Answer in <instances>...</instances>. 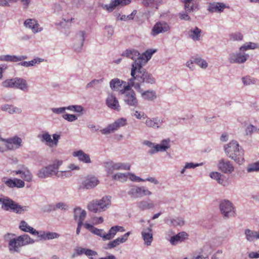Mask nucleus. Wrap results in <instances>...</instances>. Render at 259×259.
Returning <instances> with one entry per match:
<instances>
[{
  "instance_id": "f257e3e1",
  "label": "nucleus",
  "mask_w": 259,
  "mask_h": 259,
  "mask_svg": "<svg viewBox=\"0 0 259 259\" xmlns=\"http://www.w3.org/2000/svg\"><path fill=\"white\" fill-rule=\"evenodd\" d=\"M224 149L227 157L241 164L244 161V150L239 143L233 140L224 145Z\"/></svg>"
},
{
  "instance_id": "f03ea898",
  "label": "nucleus",
  "mask_w": 259,
  "mask_h": 259,
  "mask_svg": "<svg viewBox=\"0 0 259 259\" xmlns=\"http://www.w3.org/2000/svg\"><path fill=\"white\" fill-rule=\"evenodd\" d=\"M1 208L5 211H10L16 213L21 214L28 210L27 206H21L8 197H0Z\"/></svg>"
},
{
  "instance_id": "7ed1b4c3",
  "label": "nucleus",
  "mask_w": 259,
  "mask_h": 259,
  "mask_svg": "<svg viewBox=\"0 0 259 259\" xmlns=\"http://www.w3.org/2000/svg\"><path fill=\"white\" fill-rule=\"evenodd\" d=\"M131 76L134 77V79L137 83H139V85L141 87L142 84H154L156 82L155 78L153 75L146 71L143 68L136 69L134 74L132 75V69L131 70Z\"/></svg>"
},
{
  "instance_id": "20e7f679",
  "label": "nucleus",
  "mask_w": 259,
  "mask_h": 259,
  "mask_svg": "<svg viewBox=\"0 0 259 259\" xmlns=\"http://www.w3.org/2000/svg\"><path fill=\"white\" fill-rule=\"evenodd\" d=\"M110 199V196H105L101 199L93 200L88 204V208L95 213L104 211L111 205Z\"/></svg>"
},
{
  "instance_id": "39448f33",
  "label": "nucleus",
  "mask_w": 259,
  "mask_h": 259,
  "mask_svg": "<svg viewBox=\"0 0 259 259\" xmlns=\"http://www.w3.org/2000/svg\"><path fill=\"white\" fill-rule=\"evenodd\" d=\"M219 208L224 219H228L235 216V207L229 200H224L221 201Z\"/></svg>"
},
{
  "instance_id": "423d86ee",
  "label": "nucleus",
  "mask_w": 259,
  "mask_h": 259,
  "mask_svg": "<svg viewBox=\"0 0 259 259\" xmlns=\"http://www.w3.org/2000/svg\"><path fill=\"white\" fill-rule=\"evenodd\" d=\"M155 52H156V50L149 49L142 54H141V57H140L139 59L136 60L132 64V75L136 69L142 68L144 66L151 58L152 55Z\"/></svg>"
},
{
  "instance_id": "0eeeda50",
  "label": "nucleus",
  "mask_w": 259,
  "mask_h": 259,
  "mask_svg": "<svg viewBox=\"0 0 259 259\" xmlns=\"http://www.w3.org/2000/svg\"><path fill=\"white\" fill-rule=\"evenodd\" d=\"M105 168L107 176L113 174L114 170H130L131 164L128 163L109 161L105 163Z\"/></svg>"
},
{
  "instance_id": "6e6552de",
  "label": "nucleus",
  "mask_w": 259,
  "mask_h": 259,
  "mask_svg": "<svg viewBox=\"0 0 259 259\" xmlns=\"http://www.w3.org/2000/svg\"><path fill=\"white\" fill-rule=\"evenodd\" d=\"M172 230H168L166 233L165 239L168 240L172 245H176L186 240L188 235L185 232H181L176 235Z\"/></svg>"
},
{
  "instance_id": "1a4fd4ad",
  "label": "nucleus",
  "mask_w": 259,
  "mask_h": 259,
  "mask_svg": "<svg viewBox=\"0 0 259 259\" xmlns=\"http://www.w3.org/2000/svg\"><path fill=\"white\" fill-rule=\"evenodd\" d=\"M127 194L131 198H141L144 196H150L152 193L144 186L139 187L136 185L131 187Z\"/></svg>"
},
{
  "instance_id": "9d476101",
  "label": "nucleus",
  "mask_w": 259,
  "mask_h": 259,
  "mask_svg": "<svg viewBox=\"0 0 259 259\" xmlns=\"http://www.w3.org/2000/svg\"><path fill=\"white\" fill-rule=\"evenodd\" d=\"M170 30L169 24L165 21H159L153 26L151 31V35L156 36L160 33L169 32Z\"/></svg>"
},
{
  "instance_id": "9b49d317",
  "label": "nucleus",
  "mask_w": 259,
  "mask_h": 259,
  "mask_svg": "<svg viewBox=\"0 0 259 259\" xmlns=\"http://www.w3.org/2000/svg\"><path fill=\"white\" fill-rule=\"evenodd\" d=\"M126 119L120 118L115 121L112 124H109L106 127L101 130L100 132L103 135H108L117 131L119 128L126 124Z\"/></svg>"
},
{
  "instance_id": "f8f14e48",
  "label": "nucleus",
  "mask_w": 259,
  "mask_h": 259,
  "mask_svg": "<svg viewBox=\"0 0 259 259\" xmlns=\"http://www.w3.org/2000/svg\"><path fill=\"white\" fill-rule=\"evenodd\" d=\"M131 2V0H111L109 4L102 5V7L108 12H111L115 9L128 5Z\"/></svg>"
},
{
  "instance_id": "ddd939ff",
  "label": "nucleus",
  "mask_w": 259,
  "mask_h": 259,
  "mask_svg": "<svg viewBox=\"0 0 259 259\" xmlns=\"http://www.w3.org/2000/svg\"><path fill=\"white\" fill-rule=\"evenodd\" d=\"M244 52L239 50L238 52L231 53L229 58L230 63L242 64L246 62L249 57V55Z\"/></svg>"
},
{
  "instance_id": "4468645a",
  "label": "nucleus",
  "mask_w": 259,
  "mask_h": 259,
  "mask_svg": "<svg viewBox=\"0 0 259 259\" xmlns=\"http://www.w3.org/2000/svg\"><path fill=\"white\" fill-rule=\"evenodd\" d=\"M86 36V32L84 30L78 31L74 38L73 48L75 52H80L83 46Z\"/></svg>"
},
{
  "instance_id": "2eb2a0df",
  "label": "nucleus",
  "mask_w": 259,
  "mask_h": 259,
  "mask_svg": "<svg viewBox=\"0 0 259 259\" xmlns=\"http://www.w3.org/2000/svg\"><path fill=\"white\" fill-rule=\"evenodd\" d=\"M217 166L219 170L226 174H231L234 170L231 162L224 158H221L219 160Z\"/></svg>"
},
{
  "instance_id": "dca6fc26",
  "label": "nucleus",
  "mask_w": 259,
  "mask_h": 259,
  "mask_svg": "<svg viewBox=\"0 0 259 259\" xmlns=\"http://www.w3.org/2000/svg\"><path fill=\"white\" fill-rule=\"evenodd\" d=\"M135 89L138 92L141 94L143 99L149 101H152L157 98L156 92L153 90H148L144 91L141 87L139 84H134Z\"/></svg>"
},
{
  "instance_id": "f3484780",
  "label": "nucleus",
  "mask_w": 259,
  "mask_h": 259,
  "mask_svg": "<svg viewBox=\"0 0 259 259\" xmlns=\"http://www.w3.org/2000/svg\"><path fill=\"white\" fill-rule=\"evenodd\" d=\"M5 143L7 149L9 150L18 149L22 146V140L17 136L6 139Z\"/></svg>"
},
{
  "instance_id": "a211bd4d",
  "label": "nucleus",
  "mask_w": 259,
  "mask_h": 259,
  "mask_svg": "<svg viewBox=\"0 0 259 259\" xmlns=\"http://www.w3.org/2000/svg\"><path fill=\"white\" fill-rule=\"evenodd\" d=\"M123 101L128 105L136 107L138 106V101L136 97V95L134 90L128 92H124Z\"/></svg>"
},
{
  "instance_id": "6ab92c4d",
  "label": "nucleus",
  "mask_w": 259,
  "mask_h": 259,
  "mask_svg": "<svg viewBox=\"0 0 259 259\" xmlns=\"http://www.w3.org/2000/svg\"><path fill=\"white\" fill-rule=\"evenodd\" d=\"M131 234V232H128L124 234L123 235L120 237L109 242L106 245L104 246L105 249H111L118 246L121 243H123L126 241L129 235Z\"/></svg>"
},
{
  "instance_id": "aec40b11",
  "label": "nucleus",
  "mask_w": 259,
  "mask_h": 259,
  "mask_svg": "<svg viewBox=\"0 0 259 259\" xmlns=\"http://www.w3.org/2000/svg\"><path fill=\"white\" fill-rule=\"evenodd\" d=\"M152 227V225H151L150 227L143 229L141 232V235L144 241V244L147 246L151 245L153 240Z\"/></svg>"
},
{
  "instance_id": "412c9836",
  "label": "nucleus",
  "mask_w": 259,
  "mask_h": 259,
  "mask_svg": "<svg viewBox=\"0 0 259 259\" xmlns=\"http://www.w3.org/2000/svg\"><path fill=\"white\" fill-rule=\"evenodd\" d=\"M106 105L110 109L119 111L120 110V106L116 97L112 94L109 95L106 100Z\"/></svg>"
},
{
  "instance_id": "4be33fe9",
  "label": "nucleus",
  "mask_w": 259,
  "mask_h": 259,
  "mask_svg": "<svg viewBox=\"0 0 259 259\" xmlns=\"http://www.w3.org/2000/svg\"><path fill=\"white\" fill-rule=\"evenodd\" d=\"M14 89H19L24 92H27L29 90V85L26 80L23 78H14Z\"/></svg>"
},
{
  "instance_id": "5701e85b",
  "label": "nucleus",
  "mask_w": 259,
  "mask_h": 259,
  "mask_svg": "<svg viewBox=\"0 0 259 259\" xmlns=\"http://www.w3.org/2000/svg\"><path fill=\"white\" fill-rule=\"evenodd\" d=\"M87 216L86 211L80 207H76L73 209V218L77 223H83V221Z\"/></svg>"
},
{
  "instance_id": "b1692460",
  "label": "nucleus",
  "mask_w": 259,
  "mask_h": 259,
  "mask_svg": "<svg viewBox=\"0 0 259 259\" xmlns=\"http://www.w3.org/2000/svg\"><path fill=\"white\" fill-rule=\"evenodd\" d=\"M163 123V120L158 117L147 118L145 124L148 127L159 128Z\"/></svg>"
},
{
  "instance_id": "393cba45",
  "label": "nucleus",
  "mask_w": 259,
  "mask_h": 259,
  "mask_svg": "<svg viewBox=\"0 0 259 259\" xmlns=\"http://www.w3.org/2000/svg\"><path fill=\"white\" fill-rule=\"evenodd\" d=\"M209 176L211 179L215 180L219 184L223 186L229 185L228 182L225 180V176L219 172H211L210 173Z\"/></svg>"
},
{
  "instance_id": "a878e982",
  "label": "nucleus",
  "mask_w": 259,
  "mask_h": 259,
  "mask_svg": "<svg viewBox=\"0 0 259 259\" xmlns=\"http://www.w3.org/2000/svg\"><path fill=\"white\" fill-rule=\"evenodd\" d=\"M25 26L31 29L33 33L40 32L42 28L39 27L38 23L34 19H27L24 23Z\"/></svg>"
},
{
  "instance_id": "bb28decb",
  "label": "nucleus",
  "mask_w": 259,
  "mask_h": 259,
  "mask_svg": "<svg viewBox=\"0 0 259 259\" xmlns=\"http://www.w3.org/2000/svg\"><path fill=\"white\" fill-rule=\"evenodd\" d=\"M19 228L21 231L29 233L33 235H38L39 234L38 231L30 226L25 221H21L20 222Z\"/></svg>"
},
{
  "instance_id": "cd10ccee",
  "label": "nucleus",
  "mask_w": 259,
  "mask_h": 259,
  "mask_svg": "<svg viewBox=\"0 0 259 259\" xmlns=\"http://www.w3.org/2000/svg\"><path fill=\"white\" fill-rule=\"evenodd\" d=\"M27 59L26 56L2 55L0 56V60L8 62H17Z\"/></svg>"
},
{
  "instance_id": "c85d7f7f",
  "label": "nucleus",
  "mask_w": 259,
  "mask_h": 259,
  "mask_svg": "<svg viewBox=\"0 0 259 259\" xmlns=\"http://www.w3.org/2000/svg\"><path fill=\"white\" fill-rule=\"evenodd\" d=\"M98 184L99 181L95 177H88L82 183L83 187L87 189L93 188Z\"/></svg>"
},
{
  "instance_id": "c756f323",
  "label": "nucleus",
  "mask_w": 259,
  "mask_h": 259,
  "mask_svg": "<svg viewBox=\"0 0 259 259\" xmlns=\"http://www.w3.org/2000/svg\"><path fill=\"white\" fill-rule=\"evenodd\" d=\"M226 7V5L222 3H213L209 4L207 10L210 13L223 12L224 9Z\"/></svg>"
},
{
  "instance_id": "7c9ffc66",
  "label": "nucleus",
  "mask_w": 259,
  "mask_h": 259,
  "mask_svg": "<svg viewBox=\"0 0 259 259\" xmlns=\"http://www.w3.org/2000/svg\"><path fill=\"white\" fill-rule=\"evenodd\" d=\"M62 161L57 160L54 162L52 165H49L47 166L48 172H49V177H51L53 176H57V172L59 167L62 165Z\"/></svg>"
},
{
  "instance_id": "2f4dec72",
  "label": "nucleus",
  "mask_w": 259,
  "mask_h": 259,
  "mask_svg": "<svg viewBox=\"0 0 259 259\" xmlns=\"http://www.w3.org/2000/svg\"><path fill=\"white\" fill-rule=\"evenodd\" d=\"M84 227L91 233L102 237L104 240V236L105 235V232L103 229H98L94 227L92 225L87 223L84 224Z\"/></svg>"
},
{
  "instance_id": "473e14b6",
  "label": "nucleus",
  "mask_w": 259,
  "mask_h": 259,
  "mask_svg": "<svg viewBox=\"0 0 259 259\" xmlns=\"http://www.w3.org/2000/svg\"><path fill=\"white\" fill-rule=\"evenodd\" d=\"M18 238H15L10 240L9 243V249L11 252H19L22 247L20 242L18 241Z\"/></svg>"
},
{
  "instance_id": "72a5a7b5",
  "label": "nucleus",
  "mask_w": 259,
  "mask_h": 259,
  "mask_svg": "<svg viewBox=\"0 0 259 259\" xmlns=\"http://www.w3.org/2000/svg\"><path fill=\"white\" fill-rule=\"evenodd\" d=\"M73 156L78 157V159L80 161L84 163H90L91 162L89 155L85 153L81 150L74 152L73 153Z\"/></svg>"
},
{
  "instance_id": "f704fd0d",
  "label": "nucleus",
  "mask_w": 259,
  "mask_h": 259,
  "mask_svg": "<svg viewBox=\"0 0 259 259\" xmlns=\"http://www.w3.org/2000/svg\"><path fill=\"white\" fill-rule=\"evenodd\" d=\"M13 172L17 175L20 174L21 178L27 182H30L32 179L31 172L26 167L23 168L22 170H15Z\"/></svg>"
},
{
  "instance_id": "c9c22d12",
  "label": "nucleus",
  "mask_w": 259,
  "mask_h": 259,
  "mask_svg": "<svg viewBox=\"0 0 259 259\" xmlns=\"http://www.w3.org/2000/svg\"><path fill=\"white\" fill-rule=\"evenodd\" d=\"M202 31L197 27L190 29L188 31V35L189 37L194 41H199L201 39V33Z\"/></svg>"
},
{
  "instance_id": "e433bc0d",
  "label": "nucleus",
  "mask_w": 259,
  "mask_h": 259,
  "mask_svg": "<svg viewBox=\"0 0 259 259\" xmlns=\"http://www.w3.org/2000/svg\"><path fill=\"white\" fill-rule=\"evenodd\" d=\"M122 56L129 58L134 60V62L137 59H139L141 57L140 53L135 49H127L122 53Z\"/></svg>"
},
{
  "instance_id": "4c0bfd02",
  "label": "nucleus",
  "mask_w": 259,
  "mask_h": 259,
  "mask_svg": "<svg viewBox=\"0 0 259 259\" xmlns=\"http://www.w3.org/2000/svg\"><path fill=\"white\" fill-rule=\"evenodd\" d=\"M1 109L3 111L8 112L9 114L20 113L22 110L20 108L14 106L13 105L5 104L1 106Z\"/></svg>"
},
{
  "instance_id": "58836bf2",
  "label": "nucleus",
  "mask_w": 259,
  "mask_h": 259,
  "mask_svg": "<svg viewBox=\"0 0 259 259\" xmlns=\"http://www.w3.org/2000/svg\"><path fill=\"white\" fill-rule=\"evenodd\" d=\"M164 221L165 223L175 227L182 226L184 224V221L182 218H166Z\"/></svg>"
},
{
  "instance_id": "ea45409f",
  "label": "nucleus",
  "mask_w": 259,
  "mask_h": 259,
  "mask_svg": "<svg viewBox=\"0 0 259 259\" xmlns=\"http://www.w3.org/2000/svg\"><path fill=\"white\" fill-rule=\"evenodd\" d=\"M137 206L142 210L152 209L155 206L154 204L150 200L140 201L137 203Z\"/></svg>"
},
{
  "instance_id": "a19ab883",
  "label": "nucleus",
  "mask_w": 259,
  "mask_h": 259,
  "mask_svg": "<svg viewBox=\"0 0 259 259\" xmlns=\"http://www.w3.org/2000/svg\"><path fill=\"white\" fill-rule=\"evenodd\" d=\"M18 241H19L22 246L27 245L28 244H32L35 242V240L27 235L23 234L19 236L18 237Z\"/></svg>"
},
{
  "instance_id": "79ce46f5",
  "label": "nucleus",
  "mask_w": 259,
  "mask_h": 259,
  "mask_svg": "<svg viewBox=\"0 0 259 259\" xmlns=\"http://www.w3.org/2000/svg\"><path fill=\"white\" fill-rule=\"evenodd\" d=\"M40 239L44 240H51L56 238H58L60 237V234L56 232H42V233L37 235Z\"/></svg>"
},
{
  "instance_id": "37998d69",
  "label": "nucleus",
  "mask_w": 259,
  "mask_h": 259,
  "mask_svg": "<svg viewBox=\"0 0 259 259\" xmlns=\"http://www.w3.org/2000/svg\"><path fill=\"white\" fill-rule=\"evenodd\" d=\"M154 151L152 153H157L159 151H165L169 148V140H163L160 144H156Z\"/></svg>"
},
{
  "instance_id": "c03bdc74",
  "label": "nucleus",
  "mask_w": 259,
  "mask_h": 259,
  "mask_svg": "<svg viewBox=\"0 0 259 259\" xmlns=\"http://www.w3.org/2000/svg\"><path fill=\"white\" fill-rule=\"evenodd\" d=\"M38 137L40 139L41 142H46L47 145L50 147L52 146L51 142H52V139L48 132H45L42 135H39Z\"/></svg>"
},
{
  "instance_id": "a18cd8bd",
  "label": "nucleus",
  "mask_w": 259,
  "mask_h": 259,
  "mask_svg": "<svg viewBox=\"0 0 259 259\" xmlns=\"http://www.w3.org/2000/svg\"><path fill=\"white\" fill-rule=\"evenodd\" d=\"M194 1L195 0H181V2L185 4V9L187 13L194 11L195 9L196 8V7H195L193 4L191 5V4L193 3Z\"/></svg>"
},
{
  "instance_id": "49530a36",
  "label": "nucleus",
  "mask_w": 259,
  "mask_h": 259,
  "mask_svg": "<svg viewBox=\"0 0 259 259\" xmlns=\"http://www.w3.org/2000/svg\"><path fill=\"white\" fill-rule=\"evenodd\" d=\"M255 49H259V44L252 42H247L241 46L239 48V50L241 51H245L247 50H253Z\"/></svg>"
},
{
  "instance_id": "de8ad7c7",
  "label": "nucleus",
  "mask_w": 259,
  "mask_h": 259,
  "mask_svg": "<svg viewBox=\"0 0 259 259\" xmlns=\"http://www.w3.org/2000/svg\"><path fill=\"white\" fill-rule=\"evenodd\" d=\"M127 173L117 172L112 176V179L115 181H119L122 183L125 182L127 180Z\"/></svg>"
},
{
  "instance_id": "09e8293b",
  "label": "nucleus",
  "mask_w": 259,
  "mask_h": 259,
  "mask_svg": "<svg viewBox=\"0 0 259 259\" xmlns=\"http://www.w3.org/2000/svg\"><path fill=\"white\" fill-rule=\"evenodd\" d=\"M245 235L247 241L251 242L256 239L257 232L246 229L245 230Z\"/></svg>"
},
{
  "instance_id": "8fccbe9b",
  "label": "nucleus",
  "mask_w": 259,
  "mask_h": 259,
  "mask_svg": "<svg viewBox=\"0 0 259 259\" xmlns=\"http://www.w3.org/2000/svg\"><path fill=\"white\" fill-rule=\"evenodd\" d=\"M202 165V163H194L193 162H186L185 163V166L183 167V168L182 169V170L180 171V173L181 175H184L185 173L186 170L187 169H194L196 168V167L201 166Z\"/></svg>"
},
{
  "instance_id": "3c124183",
  "label": "nucleus",
  "mask_w": 259,
  "mask_h": 259,
  "mask_svg": "<svg viewBox=\"0 0 259 259\" xmlns=\"http://www.w3.org/2000/svg\"><path fill=\"white\" fill-rule=\"evenodd\" d=\"M123 82V81H121L117 78H114L110 81V87L112 90L115 91L121 87Z\"/></svg>"
},
{
  "instance_id": "603ef678",
  "label": "nucleus",
  "mask_w": 259,
  "mask_h": 259,
  "mask_svg": "<svg viewBox=\"0 0 259 259\" xmlns=\"http://www.w3.org/2000/svg\"><path fill=\"white\" fill-rule=\"evenodd\" d=\"M139 84V83H137L135 81V79H134V77L132 76V78L129 80V81L128 82V84L124 86L123 89L120 90V93L121 94L123 95L124 92H128L131 91L132 90H131V87H134L135 88L134 84Z\"/></svg>"
},
{
  "instance_id": "864d4df0",
  "label": "nucleus",
  "mask_w": 259,
  "mask_h": 259,
  "mask_svg": "<svg viewBox=\"0 0 259 259\" xmlns=\"http://www.w3.org/2000/svg\"><path fill=\"white\" fill-rule=\"evenodd\" d=\"M43 59L40 58L34 59L30 61H24L19 63V65H21V66L28 67L30 66H34L35 64H38L42 62Z\"/></svg>"
},
{
  "instance_id": "5fc2aeb1",
  "label": "nucleus",
  "mask_w": 259,
  "mask_h": 259,
  "mask_svg": "<svg viewBox=\"0 0 259 259\" xmlns=\"http://www.w3.org/2000/svg\"><path fill=\"white\" fill-rule=\"evenodd\" d=\"M117 233L116 228L114 226L112 227L108 233H105V235L104 236V240H109L113 238Z\"/></svg>"
},
{
  "instance_id": "6e6d98bb",
  "label": "nucleus",
  "mask_w": 259,
  "mask_h": 259,
  "mask_svg": "<svg viewBox=\"0 0 259 259\" xmlns=\"http://www.w3.org/2000/svg\"><path fill=\"white\" fill-rule=\"evenodd\" d=\"M257 127L253 124H248L245 129V135L247 136H251L254 132H256Z\"/></svg>"
},
{
  "instance_id": "4d7b16f0",
  "label": "nucleus",
  "mask_w": 259,
  "mask_h": 259,
  "mask_svg": "<svg viewBox=\"0 0 259 259\" xmlns=\"http://www.w3.org/2000/svg\"><path fill=\"white\" fill-rule=\"evenodd\" d=\"M246 170L248 172L259 171V161L249 164Z\"/></svg>"
},
{
  "instance_id": "13d9d810",
  "label": "nucleus",
  "mask_w": 259,
  "mask_h": 259,
  "mask_svg": "<svg viewBox=\"0 0 259 259\" xmlns=\"http://www.w3.org/2000/svg\"><path fill=\"white\" fill-rule=\"evenodd\" d=\"M194 62L203 69H205L208 66L206 61L200 58H197L194 60Z\"/></svg>"
},
{
  "instance_id": "bf43d9fd",
  "label": "nucleus",
  "mask_w": 259,
  "mask_h": 259,
  "mask_svg": "<svg viewBox=\"0 0 259 259\" xmlns=\"http://www.w3.org/2000/svg\"><path fill=\"white\" fill-rule=\"evenodd\" d=\"M143 144L147 146L150 148V149L148 151V153L150 155H153L155 154V153H152V152L154 151V147H155L156 144L148 140H144L143 142Z\"/></svg>"
},
{
  "instance_id": "052dcab7",
  "label": "nucleus",
  "mask_w": 259,
  "mask_h": 259,
  "mask_svg": "<svg viewBox=\"0 0 259 259\" xmlns=\"http://www.w3.org/2000/svg\"><path fill=\"white\" fill-rule=\"evenodd\" d=\"M72 172L68 170L64 171H58V172H57V177L62 179L70 177L72 176Z\"/></svg>"
},
{
  "instance_id": "680f3d73",
  "label": "nucleus",
  "mask_w": 259,
  "mask_h": 259,
  "mask_svg": "<svg viewBox=\"0 0 259 259\" xmlns=\"http://www.w3.org/2000/svg\"><path fill=\"white\" fill-rule=\"evenodd\" d=\"M230 39L234 41H241L243 39V34L239 32L232 33L230 35Z\"/></svg>"
},
{
  "instance_id": "e2e57ef3",
  "label": "nucleus",
  "mask_w": 259,
  "mask_h": 259,
  "mask_svg": "<svg viewBox=\"0 0 259 259\" xmlns=\"http://www.w3.org/2000/svg\"><path fill=\"white\" fill-rule=\"evenodd\" d=\"M37 176L38 178L41 179L49 177V172H48L47 166L40 169L38 171Z\"/></svg>"
},
{
  "instance_id": "0e129e2a",
  "label": "nucleus",
  "mask_w": 259,
  "mask_h": 259,
  "mask_svg": "<svg viewBox=\"0 0 259 259\" xmlns=\"http://www.w3.org/2000/svg\"><path fill=\"white\" fill-rule=\"evenodd\" d=\"M14 78L8 79L2 82V85L4 88L14 89Z\"/></svg>"
},
{
  "instance_id": "69168bd1",
  "label": "nucleus",
  "mask_w": 259,
  "mask_h": 259,
  "mask_svg": "<svg viewBox=\"0 0 259 259\" xmlns=\"http://www.w3.org/2000/svg\"><path fill=\"white\" fill-rule=\"evenodd\" d=\"M242 80L243 83L245 85H249L251 84H254L255 83V79L253 78H252L248 76L242 77Z\"/></svg>"
},
{
  "instance_id": "338daca9",
  "label": "nucleus",
  "mask_w": 259,
  "mask_h": 259,
  "mask_svg": "<svg viewBox=\"0 0 259 259\" xmlns=\"http://www.w3.org/2000/svg\"><path fill=\"white\" fill-rule=\"evenodd\" d=\"M55 209H61V210H68V205L65 202H60L55 204Z\"/></svg>"
},
{
  "instance_id": "774afa93",
  "label": "nucleus",
  "mask_w": 259,
  "mask_h": 259,
  "mask_svg": "<svg viewBox=\"0 0 259 259\" xmlns=\"http://www.w3.org/2000/svg\"><path fill=\"white\" fill-rule=\"evenodd\" d=\"M67 110L73 111L77 113H81L83 111V107L80 105H70L66 107Z\"/></svg>"
}]
</instances>
